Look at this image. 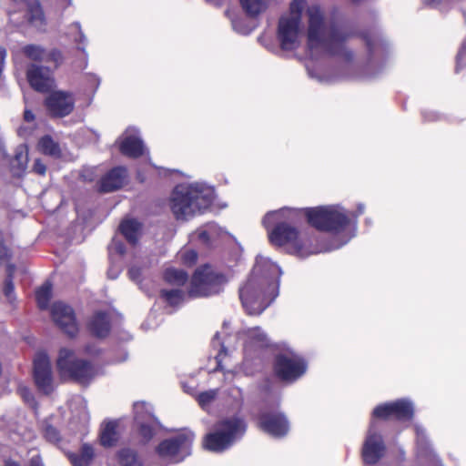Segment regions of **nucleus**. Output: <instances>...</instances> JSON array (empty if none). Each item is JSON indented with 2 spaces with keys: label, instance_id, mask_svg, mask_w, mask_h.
Wrapping results in <instances>:
<instances>
[{
  "label": "nucleus",
  "instance_id": "1",
  "mask_svg": "<svg viewBox=\"0 0 466 466\" xmlns=\"http://www.w3.org/2000/svg\"><path fill=\"white\" fill-rule=\"evenodd\" d=\"M280 268L258 255L251 275L239 289V298L249 315L260 314L278 296Z\"/></svg>",
  "mask_w": 466,
  "mask_h": 466
},
{
  "label": "nucleus",
  "instance_id": "2",
  "mask_svg": "<svg viewBox=\"0 0 466 466\" xmlns=\"http://www.w3.org/2000/svg\"><path fill=\"white\" fill-rule=\"evenodd\" d=\"M308 46L313 56H338L351 58L346 43L351 36L350 30L325 18L317 5L308 8Z\"/></svg>",
  "mask_w": 466,
  "mask_h": 466
},
{
  "label": "nucleus",
  "instance_id": "3",
  "mask_svg": "<svg viewBox=\"0 0 466 466\" xmlns=\"http://www.w3.org/2000/svg\"><path fill=\"white\" fill-rule=\"evenodd\" d=\"M213 197V188L205 184H180L170 195L169 208L176 219L187 220L206 210Z\"/></svg>",
  "mask_w": 466,
  "mask_h": 466
},
{
  "label": "nucleus",
  "instance_id": "4",
  "mask_svg": "<svg viewBox=\"0 0 466 466\" xmlns=\"http://www.w3.org/2000/svg\"><path fill=\"white\" fill-rule=\"evenodd\" d=\"M288 209L270 211L263 218L262 224L269 228L277 223V226L268 233L269 240L274 245L285 246L289 253L299 257H308L319 252L318 249L310 248V239L307 234L299 233L295 227H292L282 219L291 215Z\"/></svg>",
  "mask_w": 466,
  "mask_h": 466
},
{
  "label": "nucleus",
  "instance_id": "5",
  "mask_svg": "<svg viewBox=\"0 0 466 466\" xmlns=\"http://www.w3.org/2000/svg\"><path fill=\"white\" fill-rule=\"evenodd\" d=\"M246 429L245 421L238 417L224 419L217 423L213 432L206 436L204 446L212 451H223L240 439Z\"/></svg>",
  "mask_w": 466,
  "mask_h": 466
},
{
  "label": "nucleus",
  "instance_id": "6",
  "mask_svg": "<svg viewBox=\"0 0 466 466\" xmlns=\"http://www.w3.org/2000/svg\"><path fill=\"white\" fill-rule=\"evenodd\" d=\"M304 8L303 0H294L290 5L289 14L283 15L279 22L278 38L284 50L296 49L303 35L301 12Z\"/></svg>",
  "mask_w": 466,
  "mask_h": 466
},
{
  "label": "nucleus",
  "instance_id": "7",
  "mask_svg": "<svg viewBox=\"0 0 466 466\" xmlns=\"http://www.w3.org/2000/svg\"><path fill=\"white\" fill-rule=\"evenodd\" d=\"M309 223L321 231L339 233L349 224L350 218L339 206H325L306 210Z\"/></svg>",
  "mask_w": 466,
  "mask_h": 466
},
{
  "label": "nucleus",
  "instance_id": "8",
  "mask_svg": "<svg viewBox=\"0 0 466 466\" xmlns=\"http://www.w3.org/2000/svg\"><path fill=\"white\" fill-rule=\"evenodd\" d=\"M56 363L63 376H68L83 385L88 384L96 374L88 361L76 358L68 349L60 350Z\"/></svg>",
  "mask_w": 466,
  "mask_h": 466
},
{
  "label": "nucleus",
  "instance_id": "9",
  "mask_svg": "<svg viewBox=\"0 0 466 466\" xmlns=\"http://www.w3.org/2000/svg\"><path fill=\"white\" fill-rule=\"evenodd\" d=\"M227 282L226 278L216 272L211 267L204 266L198 268L193 275L189 296L206 297L218 294Z\"/></svg>",
  "mask_w": 466,
  "mask_h": 466
},
{
  "label": "nucleus",
  "instance_id": "10",
  "mask_svg": "<svg viewBox=\"0 0 466 466\" xmlns=\"http://www.w3.org/2000/svg\"><path fill=\"white\" fill-rule=\"evenodd\" d=\"M194 439L192 433H182L162 441L157 448V454L169 461L178 462L190 454Z\"/></svg>",
  "mask_w": 466,
  "mask_h": 466
},
{
  "label": "nucleus",
  "instance_id": "11",
  "mask_svg": "<svg viewBox=\"0 0 466 466\" xmlns=\"http://www.w3.org/2000/svg\"><path fill=\"white\" fill-rule=\"evenodd\" d=\"M307 370L304 360L294 353L280 354L275 362L277 375L283 380L294 381L302 376Z\"/></svg>",
  "mask_w": 466,
  "mask_h": 466
},
{
  "label": "nucleus",
  "instance_id": "12",
  "mask_svg": "<svg viewBox=\"0 0 466 466\" xmlns=\"http://www.w3.org/2000/svg\"><path fill=\"white\" fill-rule=\"evenodd\" d=\"M134 419L143 441H149L155 435L156 428L158 425L157 418L153 415L152 407L144 401L135 402Z\"/></svg>",
  "mask_w": 466,
  "mask_h": 466
},
{
  "label": "nucleus",
  "instance_id": "13",
  "mask_svg": "<svg viewBox=\"0 0 466 466\" xmlns=\"http://www.w3.org/2000/svg\"><path fill=\"white\" fill-rule=\"evenodd\" d=\"M33 374L36 387L45 394L54 390L50 360L44 352L35 355L33 363Z\"/></svg>",
  "mask_w": 466,
  "mask_h": 466
},
{
  "label": "nucleus",
  "instance_id": "14",
  "mask_svg": "<svg viewBox=\"0 0 466 466\" xmlns=\"http://www.w3.org/2000/svg\"><path fill=\"white\" fill-rule=\"evenodd\" d=\"M45 106L52 116L64 117L73 112L75 98L70 92L54 91L46 96Z\"/></svg>",
  "mask_w": 466,
  "mask_h": 466
},
{
  "label": "nucleus",
  "instance_id": "15",
  "mask_svg": "<svg viewBox=\"0 0 466 466\" xmlns=\"http://www.w3.org/2000/svg\"><path fill=\"white\" fill-rule=\"evenodd\" d=\"M26 78L30 86L39 93H47L55 86L53 71L49 66L30 64L26 69Z\"/></svg>",
  "mask_w": 466,
  "mask_h": 466
},
{
  "label": "nucleus",
  "instance_id": "16",
  "mask_svg": "<svg viewBox=\"0 0 466 466\" xmlns=\"http://www.w3.org/2000/svg\"><path fill=\"white\" fill-rule=\"evenodd\" d=\"M55 323L68 336L74 337L78 331V325L73 309L61 302H55L51 308Z\"/></svg>",
  "mask_w": 466,
  "mask_h": 466
},
{
  "label": "nucleus",
  "instance_id": "17",
  "mask_svg": "<svg viewBox=\"0 0 466 466\" xmlns=\"http://www.w3.org/2000/svg\"><path fill=\"white\" fill-rule=\"evenodd\" d=\"M385 444L380 434L376 431L372 422L362 448V458L367 464H375L384 455Z\"/></svg>",
  "mask_w": 466,
  "mask_h": 466
},
{
  "label": "nucleus",
  "instance_id": "18",
  "mask_svg": "<svg viewBox=\"0 0 466 466\" xmlns=\"http://www.w3.org/2000/svg\"><path fill=\"white\" fill-rule=\"evenodd\" d=\"M413 412V405L410 401L399 400L376 407L373 410V416L380 419H387L390 416H394L398 420H408L412 418Z\"/></svg>",
  "mask_w": 466,
  "mask_h": 466
},
{
  "label": "nucleus",
  "instance_id": "19",
  "mask_svg": "<svg viewBox=\"0 0 466 466\" xmlns=\"http://www.w3.org/2000/svg\"><path fill=\"white\" fill-rule=\"evenodd\" d=\"M258 427L268 434L279 438L289 431V422L281 413L262 412L258 418Z\"/></svg>",
  "mask_w": 466,
  "mask_h": 466
},
{
  "label": "nucleus",
  "instance_id": "20",
  "mask_svg": "<svg viewBox=\"0 0 466 466\" xmlns=\"http://www.w3.org/2000/svg\"><path fill=\"white\" fill-rule=\"evenodd\" d=\"M23 54L28 59L35 62L53 63L56 68L61 62V54L56 49L46 50L39 45H26L22 48Z\"/></svg>",
  "mask_w": 466,
  "mask_h": 466
},
{
  "label": "nucleus",
  "instance_id": "21",
  "mask_svg": "<svg viewBox=\"0 0 466 466\" xmlns=\"http://www.w3.org/2000/svg\"><path fill=\"white\" fill-rule=\"evenodd\" d=\"M127 131L120 141V151L128 157H138L144 154V145L142 140L136 135Z\"/></svg>",
  "mask_w": 466,
  "mask_h": 466
},
{
  "label": "nucleus",
  "instance_id": "22",
  "mask_svg": "<svg viewBox=\"0 0 466 466\" xmlns=\"http://www.w3.org/2000/svg\"><path fill=\"white\" fill-rule=\"evenodd\" d=\"M127 177V170L122 167H115L109 171L101 180L100 190L111 192L120 188Z\"/></svg>",
  "mask_w": 466,
  "mask_h": 466
},
{
  "label": "nucleus",
  "instance_id": "23",
  "mask_svg": "<svg viewBox=\"0 0 466 466\" xmlns=\"http://www.w3.org/2000/svg\"><path fill=\"white\" fill-rule=\"evenodd\" d=\"M89 328L96 337L104 338L110 330V322L105 312H96L89 322Z\"/></svg>",
  "mask_w": 466,
  "mask_h": 466
},
{
  "label": "nucleus",
  "instance_id": "24",
  "mask_svg": "<svg viewBox=\"0 0 466 466\" xmlns=\"http://www.w3.org/2000/svg\"><path fill=\"white\" fill-rule=\"evenodd\" d=\"M68 457L74 466H88L95 457V451L91 445L85 443L79 452L70 453Z\"/></svg>",
  "mask_w": 466,
  "mask_h": 466
},
{
  "label": "nucleus",
  "instance_id": "25",
  "mask_svg": "<svg viewBox=\"0 0 466 466\" xmlns=\"http://www.w3.org/2000/svg\"><path fill=\"white\" fill-rule=\"evenodd\" d=\"M37 147L44 155H47L55 158H58L61 156L59 144L49 135H46L39 139Z\"/></svg>",
  "mask_w": 466,
  "mask_h": 466
},
{
  "label": "nucleus",
  "instance_id": "26",
  "mask_svg": "<svg viewBox=\"0 0 466 466\" xmlns=\"http://www.w3.org/2000/svg\"><path fill=\"white\" fill-rule=\"evenodd\" d=\"M120 231L126 239L136 244L140 235L141 225L136 219H126L120 224Z\"/></svg>",
  "mask_w": 466,
  "mask_h": 466
},
{
  "label": "nucleus",
  "instance_id": "27",
  "mask_svg": "<svg viewBox=\"0 0 466 466\" xmlns=\"http://www.w3.org/2000/svg\"><path fill=\"white\" fill-rule=\"evenodd\" d=\"M218 228L214 223H208L204 228H198L191 234V241H198L200 244L208 245L210 241L217 236Z\"/></svg>",
  "mask_w": 466,
  "mask_h": 466
},
{
  "label": "nucleus",
  "instance_id": "28",
  "mask_svg": "<svg viewBox=\"0 0 466 466\" xmlns=\"http://www.w3.org/2000/svg\"><path fill=\"white\" fill-rule=\"evenodd\" d=\"M244 336L246 344L258 347H266L269 344L268 335L258 327L248 329Z\"/></svg>",
  "mask_w": 466,
  "mask_h": 466
},
{
  "label": "nucleus",
  "instance_id": "29",
  "mask_svg": "<svg viewBox=\"0 0 466 466\" xmlns=\"http://www.w3.org/2000/svg\"><path fill=\"white\" fill-rule=\"evenodd\" d=\"M116 427V421H108L105 423L100 433V441L103 446L111 447L116 442L118 439Z\"/></svg>",
  "mask_w": 466,
  "mask_h": 466
},
{
  "label": "nucleus",
  "instance_id": "30",
  "mask_svg": "<svg viewBox=\"0 0 466 466\" xmlns=\"http://www.w3.org/2000/svg\"><path fill=\"white\" fill-rule=\"evenodd\" d=\"M28 6V20L35 27L45 25V17L39 3L36 0H29L25 3Z\"/></svg>",
  "mask_w": 466,
  "mask_h": 466
},
{
  "label": "nucleus",
  "instance_id": "31",
  "mask_svg": "<svg viewBox=\"0 0 466 466\" xmlns=\"http://www.w3.org/2000/svg\"><path fill=\"white\" fill-rule=\"evenodd\" d=\"M243 10L250 16H256L268 7V0H239Z\"/></svg>",
  "mask_w": 466,
  "mask_h": 466
},
{
  "label": "nucleus",
  "instance_id": "32",
  "mask_svg": "<svg viewBox=\"0 0 466 466\" xmlns=\"http://www.w3.org/2000/svg\"><path fill=\"white\" fill-rule=\"evenodd\" d=\"M27 160V148L25 146L21 145L16 148L15 157L11 162L12 167L14 169L16 168L15 171V175L20 176L25 171Z\"/></svg>",
  "mask_w": 466,
  "mask_h": 466
},
{
  "label": "nucleus",
  "instance_id": "33",
  "mask_svg": "<svg viewBox=\"0 0 466 466\" xmlns=\"http://www.w3.org/2000/svg\"><path fill=\"white\" fill-rule=\"evenodd\" d=\"M118 461L123 466H140L141 461L137 452L131 449L126 448L119 451L117 454Z\"/></svg>",
  "mask_w": 466,
  "mask_h": 466
},
{
  "label": "nucleus",
  "instance_id": "34",
  "mask_svg": "<svg viewBox=\"0 0 466 466\" xmlns=\"http://www.w3.org/2000/svg\"><path fill=\"white\" fill-rule=\"evenodd\" d=\"M52 295L50 283H44L35 292V298L40 309H46Z\"/></svg>",
  "mask_w": 466,
  "mask_h": 466
},
{
  "label": "nucleus",
  "instance_id": "35",
  "mask_svg": "<svg viewBox=\"0 0 466 466\" xmlns=\"http://www.w3.org/2000/svg\"><path fill=\"white\" fill-rule=\"evenodd\" d=\"M164 277L167 282L177 286L183 285L187 279V274L182 269L177 268H167Z\"/></svg>",
  "mask_w": 466,
  "mask_h": 466
},
{
  "label": "nucleus",
  "instance_id": "36",
  "mask_svg": "<svg viewBox=\"0 0 466 466\" xmlns=\"http://www.w3.org/2000/svg\"><path fill=\"white\" fill-rule=\"evenodd\" d=\"M162 297L170 306H178L184 300V293L177 289L162 290Z\"/></svg>",
  "mask_w": 466,
  "mask_h": 466
},
{
  "label": "nucleus",
  "instance_id": "37",
  "mask_svg": "<svg viewBox=\"0 0 466 466\" xmlns=\"http://www.w3.org/2000/svg\"><path fill=\"white\" fill-rule=\"evenodd\" d=\"M15 272V266L8 265L7 266V279L5 283L4 292L5 297L12 301L15 299L14 296V284H13V274Z\"/></svg>",
  "mask_w": 466,
  "mask_h": 466
},
{
  "label": "nucleus",
  "instance_id": "38",
  "mask_svg": "<svg viewBox=\"0 0 466 466\" xmlns=\"http://www.w3.org/2000/svg\"><path fill=\"white\" fill-rule=\"evenodd\" d=\"M179 258L183 264L187 266H193L198 260V253L193 249L182 250L179 253Z\"/></svg>",
  "mask_w": 466,
  "mask_h": 466
},
{
  "label": "nucleus",
  "instance_id": "39",
  "mask_svg": "<svg viewBox=\"0 0 466 466\" xmlns=\"http://www.w3.org/2000/svg\"><path fill=\"white\" fill-rule=\"evenodd\" d=\"M415 430H416L417 444H418L419 451L421 454H426L428 452V450H429V445H428V443H427V441L425 440L424 431L419 426H416Z\"/></svg>",
  "mask_w": 466,
  "mask_h": 466
},
{
  "label": "nucleus",
  "instance_id": "40",
  "mask_svg": "<svg viewBox=\"0 0 466 466\" xmlns=\"http://www.w3.org/2000/svg\"><path fill=\"white\" fill-rule=\"evenodd\" d=\"M217 390H208L198 395V401L202 408H206L216 397Z\"/></svg>",
  "mask_w": 466,
  "mask_h": 466
},
{
  "label": "nucleus",
  "instance_id": "41",
  "mask_svg": "<svg viewBox=\"0 0 466 466\" xmlns=\"http://www.w3.org/2000/svg\"><path fill=\"white\" fill-rule=\"evenodd\" d=\"M46 439L50 442H57L60 440L59 432L56 428L46 425L44 430Z\"/></svg>",
  "mask_w": 466,
  "mask_h": 466
},
{
  "label": "nucleus",
  "instance_id": "42",
  "mask_svg": "<svg viewBox=\"0 0 466 466\" xmlns=\"http://www.w3.org/2000/svg\"><path fill=\"white\" fill-rule=\"evenodd\" d=\"M466 64V40L463 42L461 50L457 55L456 70L459 71Z\"/></svg>",
  "mask_w": 466,
  "mask_h": 466
},
{
  "label": "nucleus",
  "instance_id": "43",
  "mask_svg": "<svg viewBox=\"0 0 466 466\" xmlns=\"http://www.w3.org/2000/svg\"><path fill=\"white\" fill-rule=\"evenodd\" d=\"M233 29L242 35H248L252 31V28L249 26H243L242 21L240 20H233L232 21Z\"/></svg>",
  "mask_w": 466,
  "mask_h": 466
},
{
  "label": "nucleus",
  "instance_id": "44",
  "mask_svg": "<svg viewBox=\"0 0 466 466\" xmlns=\"http://www.w3.org/2000/svg\"><path fill=\"white\" fill-rule=\"evenodd\" d=\"M33 171L38 175L43 176L46 172V167L40 159L37 158L35 160Z\"/></svg>",
  "mask_w": 466,
  "mask_h": 466
},
{
  "label": "nucleus",
  "instance_id": "45",
  "mask_svg": "<svg viewBox=\"0 0 466 466\" xmlns=\"http://www.w3.org/2000/svg\"><path fill=\"white\" fill-rule=\"evenodd\" d=\"M128 275H129V278L135 281V282H139L140 280V275H141V269L137 267H131L128 270Z\"/></svg>",
  "mask_w": 466,
  "mask_h": 466
},
{
  "label": "nucleus",
  "instance_id": "46",
  "mask_svg": "<svg viewBox=\"0 0 466 466\" xmlns=\"http://www.w3.org/2000/svg\"><path fill=\"white\" fill-rule=\"evenodd\" d=\"M9 258V251L7 248L0 242V265L5 263Z\"/></svg>",
  "mask_w": 466,
  "mask_h": 466
},
{
  "label": "nucleus",
  "instance_id": "47",
  "mask_svg": "<svg viewBox=\"0 0 466 466\" xmlns=\"http://www.w3.org/2000/svg\"><path fill=\"white\" fill-rule=\"evenodd\" d=\"M220 347H221V349H220L219 352L218 353V355L216 356V360H217L218 368H220L221 361L223 360V355L227 354L226 347L224 346V344H221Z\"/></svg>",
  "mask_w": 466,
  "mask_h": 466
},
{
  "label": "nucleus",
  "instance_id": "48",
  "mask_svg": "<svg viewBox=\"0 0 466 466\" xmlns=\"http://www.w3.org/2000/svg\"><path fill=\"white\" fill-rule=\"evenodd\" d=\"M73 27L78 31V34H79V39H76V41L82 43L86 40V36L84 35V34L81 32V27H80V25L78 23H76L73 25Z\"/></svg>",
  "mask_w": 466,
  "mask_h": 466
},
{
  "label": "nucleus",
  "instance_id": "49",
  "mask_svg": "<svg viewBox=\"0 0 466 466\" xmlns=\"http://www.w3.org/2000/svg\"><path fill=\"white\" fill-rule=\"evenodd\" d=\"M29 466H43L41 459L39 458V456H37V455L33 456L31 458V460H30Z\"/></svg>",
  "mask_w": 466,
  "mask_h": 466
},
{
  "label": "nucleus",
  "instance_id": "50",
  "mask_svg": "<svg viewBox=\"0 0 466 466\" xmlns=\"http://www.w3.org/2000/svg\"><path fill=\"white\" fill-rule=\"evenodd\" d=\"M22 396L25 398L26 401H29L31 399V393L26 388H20L19 389Z\"/></svg>",
  "mask_w": 466,
  "mask_h": 466
},
{
  "label": "nucleus",
  "instance_id": "51",
  "mask_svg": "<svg viewBox=\"0 0 466 466\" xmlns=\"http://www.w3.org/2000/svg\"><path fill=\"white\" fill-rule=\"evenodd\" d=\"M24 118L25 121L31 122L35 119V116L32 113V111L26 109V110H25V113H24Z\"/></svg>",
  "mask_w": 466,
  "mask_h": 466
},
{
  "label": "nucleus",
  "instance_id": "52",
  "mask_svg": "<svg viewBox=\"0 0 466 466\" xmlns=\"http://www.w3.org/2000/svg\"><path fill=\"white\" fill-rule=\"evenodd\" d=\"M86 352L91 355H96L98 353V350L95 346H86Z\"/></svg>",
  "mask_w": 466,
  "mask_h": 466
},
{
  "label": "nucleus",
  "instance_id": "53",
  "mask_svg": "<svg viewBox=\"0 0 466 466\" xmlns=\"http://www.w3.org/2000/svg\"><path fill=\"white\" fill-rule=\"evenodd\" d=\"M424 4L428 5H439L442 0H422Z\"/></svg>",
  "mask_w": 466,
  "mask_h": 466
},
{
  "label": "nucleus",
  "instance_id": "54",
  "mask_svg": "<svg viewBox=\"0 0 466 466\" xmlns=\"http://www.w3.org/2000/svg\"><path fill=\"white\" fill-rule=\"evenodd\" d=\"M5 466H20L17 462L14 461H7L5 462Z\"/></svg>",
  "mask_w": 466,
  "mask_h": 466
},
{
  "label": "nucleus",
  "instance_id": "55",
  "mask_svg": "<svg viewBox=\"0 0 466 466\" xmlns=\"http://www.w3.org/2000/svg\"><path fill=\"white\" fill-rule=\"evenodd\" d=\"M217 340H219V336H218V333L214 336V339H213V345L214 346H215ZM218 345H220L219 341H218Z\"/></svg>",
  "mask_w": 466,
  "mask_h": 466
},
{
  "label": "nucleus",
  "instance_id": "56",
  "mask_svg": "<svg viewBox=\"0 0 466 466\" xmlns=\"http://www.w3.org/2000/svg\"><path fill=\"white\" fill-rule=\"evenodd\" d=\"M363 211H364V206L363 205H360L359 206V214L363 213Z\"/></svg>",
  "mask_w": 466,
  "mask_h": 466
},
{
  "label": "nucleus",
  "instance_id": "57",
  "mask_svg": "<svg viewBox=\"0 0 466 466\" xmlns=\"http://www.w3.org/2000/svg\"><path fill=\"white\" fill-rule=\"evenodd\" d=\"M108 276H109V278H111V279H116V276H117V273H116L115 275H111V272H108Z\"/></svg>",
  "mask_w": 466,
  "mask_h": 466
},
{
  "label": "nucleus",
  "instance_id": "58",
  "mask_svg": "<svg viewBox=\"0 0 466 466\" xmlns=\"http://www.w3.org/2000/svg\"><path fill=\"white\" fill-rule=\"evenodd\" d=\"M117 250H118V252H119V253H121V254H123V252H124V251H123V248H122V247H121V246H119V247L117 248Z\"/></svg>",
  "mask_w": 466,
  "mask_h": 466
},
{
  "label": "nucleus",
  "instance_id": "59",
  "mask_svg": "<svg viewBox=\"0 0 466 466\" xmlns=\"http://www.w3.org/2000/svg\"><path fill=\"white\" fill-rule=\"evenodd\" d=\"M367 44H368L369 46H371V43H370V40L367 41Z\"/></svg>",
  "mask_w": 466,
  "mask_h": 466
},
{
  "label": "nucleus",
  "instance_id": "60",
  "mask_svg": "<svg viewBox=\"0 0 466 466\" xmlns=\"http://www.w3.org/2000/svg\"><path fill=\"white\" fill-rule=\"evenodd\" d=\"M208 2H213V0H207ZM214 2H217L216 0H214Z\"/></svg>",
  "mask_w": 466,
  "mask_h": 466
},
{
  "label": "nucleus",
  "instance_id": "61",
  "mask_svg": "<svg viewBox=\"0 0 466 466\" xmlns=\"http://www.w3.org/2000/svg\"><path fill=\"white\" fill-rule=\"evenodd\" d=\"M68 5H71V0H68Z\"/></svg>",
  "mask_w": 466,
  "mask_h": 466
}]
</instances>
